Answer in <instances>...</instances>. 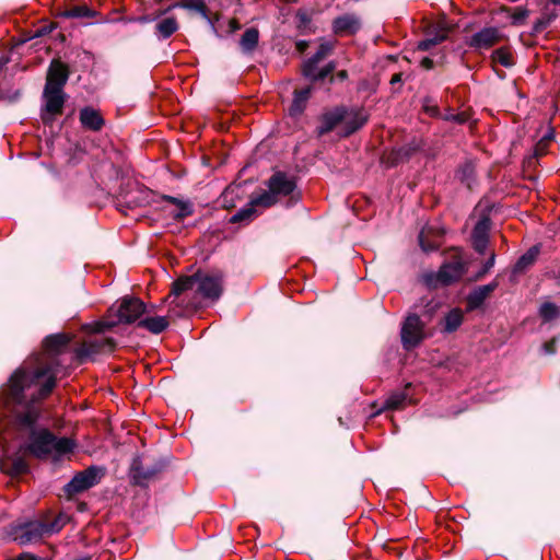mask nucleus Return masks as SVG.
Wrapping results in <instances>:
<instances>
[{
	"label": "nucleus",
	"mask_w": 560,
	"mask_h": 560,
	"mask_svg": "<svg viewBox=\"0 0 560 560\" xmlns=\"http://www.w3.org/2000/svg\"><path fill=\"white\" fill-rule=\"evenodd\" d=\"M498 287V282L493 281L489 284L478 287L475 291H472L467 299V304L469 310H475L481 306L485 300L489 296L491 292H493Z\"/></svg>",
	"instance_id": "20"
},
{
	"label": "nucleus",
	"mask_w": 560,
	"mask_h": 560,
	"mask_svg": "<svg viewBox=\"0 0 560 560\" xmlns=\"http://www.w3.org/2000/svg\"><path fill=\"white\" fill-rule=\"evenodd\" d=\"M332 32L337 36H351L361 28V21L355 14H342L332 21Z\"/></svg>",
	"instance_id": "13"
},
{
	"label": "nucleus",
	"mask_w": 560,
	"mask_h": 560,
	"mask_svg": "<svg viewBox=\"0 0 560 560\" xmlns=\"http://www.w3.org/2000/svg\"><path fill=\"white\" fill-rule=\"evenodd\" d=\"M147 311L145 304L138 298L125 296L116 305L108 308L104 319L88 325L93 334H104L119 324H131Z\"/></svg>",
	"instance_id": "2"
},
{
	"label": "nucleus",
	"mask_w": 560,
	"mask_h": 560,
	"mask_svg": "<svg viewBox=\"0 0 560 560\" xmlns=\"http://www.w3.org/2000/svg\"><path fill=\"white\" fill-rule=\"evenodd\" d=\"M401 343L405 349L410 350L417 347L425 337L424 324L416 314H409L400 331Z\"/></svg>",
	"instance_id": "9"
},
{
	"label": "nucleus",
	"mask_w": 560,
	"mask_h": 560,
	"mask_svg": "<svg viewBox=\"0 0 560 560\" xmlns=\"http://www.w3.org/2000/svg\"><path fill=\"white\" fill-rule=\"evenodd\" d=\"M165 200L175 205L177 207L176 211L173 213V218L175 220H183L184 218L190 215L192 213L191 207L189 203L184 202L175 197L166 196Z\"/></svg>",
	"instance_id": "33"
},
{
	"label": "nucleus",
	"mask_w": 560,
	"mask_h": 560,
	"mask_svg": "<svg viewBox=\"0 0 560 560\" xmlns=\"http://www.w3.org/2000/svg\"><path fill=\"white\" fill-rule=\"evenodd\" d=\"M317 66H318V63L316 61H314L312 58H308L303 63V67H302L303 75L312 81L322 80V78L318 77L319 70L317 69Z\"/></svg>",
	"instance_id": "38"
},
{
	"label": "nucleus",
	"mask_w": 560,
	"mask_h": 560,
	"mask_svg": "<svg viewBox=\"0 0 560 560\" xmlns=\"http://www.w3.org/2000/svg\"><path fill=\"white\" fill-rule=\"evenodd\" d=\"M346 114V108L336 107L332 110L326 112L320 117V124L317 127L318 136H323L331 131L338 124L342 122Z\"/></svg>",
	"instance_id": "17"
},
{
	"label": "nucleus",
	"mask_w": 560,
	"mask_h": 560,
	"mask_svg": "<svg viewBox=\"0 0 560 560\" xmlns=\"http://www.w3.org/2000/svg\"><path fill=\"white\" fill-rule=\"evenodd\" d=\"M23 559H25V560H34L35 558L32 555H23Z\"/></svg>",
	"instance_id": "56"
},
{
	"label": "nucleus",
	"mask_w": 560,
	"mask_h": 560,
	"mask_svg": "<svg viewBox=\"0 0 560 560\" xmlns=\"http://www.w3.org/2000/svg\"><path fill=\"white\" fill-rule=\"evenodd\" d=\"M103 476V468L97 466H90L73 476V478L65 486V492L68 495L81 493L97 485Z\"/></svg>",
	"instance_id": "8"
},
{
	"label": "nucleus",
	"mask_w": 560,
	"mask_h": 560,
	"mask_svg": "<svg viewBox=\"0 0 560 560\" xmlns=\"http://www.w3.org/2000/svg\"><path fill=\"white\" fill-rule=\"evenodd\" d=\"M337 77L340 79V80H345L347 77H348V73L346 70H341L337 73Z\"/></svg>",
	"instance_id": "54"
},
{
	"label": "nucleus",
	"mask_w": 560,
	"mask_h": 560,
	"mask_svg": "<svg viewBox=\"0 0 560 560\" xmlns=\"http://www.w3.org/2000/svg\"><path fill=\"white\" fill-rule=\"evenodd\" d=\"M79 120L84 129L91 131H100L105 125L100 110L91 106H85L80 110Z\"/></svg>",
	"instance_id": "16"
},
{
	"label": "nucleus",
	"mask_w": 560,
	"mask_h": 560,
	"mask_svg": "<svg viewBox=\"0 0 560 560\" xmlns=\"http://www.w3.org/2000/svg\"><path fill=\"white\" fill-rule=\"evenodd\" d=\"M503 34L498 27H485L475 33L467 42L470 48L475 50L489 49L503 39Z\"/></svg>",
	"instance_id": "11"
},
{
	"label": "nucleus",
	"mask_w": 560,
	"mask_h": 560,
	"mask_svg": "<svg viewBox=\"0 0 560 560\" xmlns=\"http://www.w3.org/2000/svg\"><path fill=\"white\" fill-rule=\"evenodd\" d=\"M115 348L116 341L113 338L93 336L75 348L74 358L78 363H84L88 360H94L98 354L109 353Z\"/></svg>",
	"instance_id": "7"
},
{
	"label": "nucleus",
	"mask_w": 560,
	"mask_h": 560,
	"mask_svg": "<svg viewBox=\"0 0 560 560\" xmlns=\"http://www.w3.org/2000/svg\"><path fill=\"white\" fill-rule=\"evenodd\" d=\"M336 69V63L334 61L328 62L324 68L319 69L318 77L324 80Z\"/></svg>",
	"instance_id": "45"
},
{
	"label": "nucleus",
	"mask_w": 560,
	"mask_h": 560,
	"mask_svg": "<svg viewBox=\"0 0 560 560\" xmlns=\"http://www.w3.org/2000/svg\"><path fill=\"white\" fill-rule=\"evenodd\" d=\"M539 255L538 246L530 247L525 254H523L517 262L515 264L514 270L515 272H522L528 267H530L537 259Z\"/></svg>",
	"instance_id": "30"
},
{
	"label": "nucleus",
	"mask_w": 560,
	"mask_h": 560,
	"mask_svg": "<svg viewBox=\"0 0 560 560\" xmlns=\"http://www.w3.org/2000/svg\"><path fill=\"white\" fill-rule=\"evenodd\" d=\"M230 26H231V31H232V32H234V31H236V30H238V28H240V25H238V23L236 22V20H231V21H230Z\"/></svg>",
	"instance_id": "53"
},
{
	"label": "nucleus",
	"mask_w": 560,
	"mask_h": 560,
	"mask_svg": "<svg viewBox=\"0 0 560 560\" xmlns=\"http://www.w3.org/2000/svg\"><path fill=\"white\" fill-rule=\"evenodd\" d=\"M155 35L159 39H167L179 28L178 21L175 16L161 19L155 24Z\"/></svg>",
	"instance_id": "22"
},
{
	"label": "nucleus",
	"mask_w": 560,
	"mask_h": 560,
	"mask_svg": "<svg viewBox=\"0 0 560 560\" xmlns=\"http://www.w3.org/2000/svg\"><path fill=\"white\" fill-rule=\"evenodd\" d=\"M539 315L545 322H550L560 315V311L556 304L546 302L540 305Z\"/></svg>",
	"instance_id": "36"
},
{
	"label": "nucleus",
	"mask_w": 560,
	"mask_h": 560,
	"mask_svg": "<svg viewBox=\"0 0 560 560\" xmlns=\"http://www.w3.org/2000/svg\"><path fill=\"white\" fill-rule=\"evenodd\" d=\"M528 16V11L522 8H516L511 15L513 24H522Z\"/></svg>",
	"instance_id": "43"
},
{
	"label": "nucleus",
	"mask_w": 560,
	"mask_h": 560,
	"mask_svg": "<svg viewBox=\"0 0 560 560\" xmlns=\"http://www.w3.org/2000/svg\"><path fill=\"white\" fill-rule=\"evenodd\" d=\"M0 468L11 476H19L28 470V465L24 458L16 456L1 460Z\"/></svg>",
	"instance_id": "23"
},
{
	"label": "nucleus",
	"mask_w": 560,
	"mask_h": 560,
	"mask_svg": "<svg viewBox=\"0 0 560 560\" xmlns=\"http://www.w3.org/2000/svg\"><path fill=\"white\" fill-rule=\"evenodd\" d=\"M334 49V43L331 42H323L317 51L311 57L314 61L319 63L323 59H325Z\"/></svg>",
	"instance_id": "40"
},
{
	"label": "nucleus",
	"mask_w": 560,
	"mask_h": 560,
	"mask_svg": "<svg viewBox=\"0 0 560 560\" xmlns=\"http://www.w3.org/2000/svg\"><path fill=\"white\" fill-rule=\"evenodd\" d=\"M24 370H15L7 385L0 389V408L22 439L25 448L34 457L59 459L77 447V442L68 436H57L46 427L39 425L40 409L37 401L46 398L55 387L51 366L39 368L30 375Z\"/></svg>",
	"instance_id": "1"
},
{
	"label": "nucleus",
	"mask_w": 560,
	"mask_h": 560,
	"mask_svg": "<svg viewBox=\"0 0 560 560\" xmlns=\"http://www.w3.org/2000/svg\"><path fill=\"white\" fill-rule=\"evenodd\" d=\"M252 201L255 206L270 207L276 203L277 195L269 189V191L259 195L258 197L252 199Z\"/></svg>",
	"instance_id": "39"
},
{
	"label": "nucleus",
	"mask_w": 560,
	"mask_h": 560,
	"mask_svg": "<svg viewBox=\"0 0 560 560\" xmlns=\"http://www.w3.org/2000/svg\"><path fill=\"white\" fill-rule=\"evenodd\" d=\"M259 32L255 27L247 28L240 39V46L243 52L250 54L257 47Z\"/></svg>",
	"instance_id": "27"
},
{
	"label": "nucleus",
	"mask_w": 560,
	"mask_h": 560,
	"mask_svg": "<svg viewBox=\"0 0 560 560\" xmlns=\"http://www.w3.org/2000/svg\"><path fill=\"white\" fill-rule=\"evenodd\" d=\"M269 189L278 195L288 196L295 189V183L283 173H276L269 179Z\"/></svg>",
	"instance_id": "18"
},
{
	"label": "nucleus",
	"mask_w": 560,
	"mask_h": 560,
	"mask_svg": "<svg viewBox=\"0 0 560 560\" xmlns=\"http://www.w3.org/2000/svg\"><path fill=\"white\" fill-rule=\"evenodd\" d=\"M555 343H556V341L551 340L544 345V349H545L546 353L552 354L555 352Z\"/></svg>",
	"instance_id": "48"
},
{
	"label": "nucleus",
	"mask_w": 560,
	"mask_h": 560,
	"mask_svg": "<svg viewBox=\"0 0 560 560\" xmlns=\"http://www.w3.org/2000/svg\"><path fill=\"white\" fill-rule=\"evenodd\" d=\"M68 78V67L59 60H52L47 72L46 84L44 89H49L50 86V89L63 90Z\"/></svg>",
	"instance_id": "12"
},
{
	"label": "nucleus",
	"mask_w": 560,
	"mask_h": 560,
	"mask_svg": "<svg viewBox=\"0 0 560 560\" xmlns=\"http://www.w3.org/2000/svg\"><path fill=\"white\" fill-rule=\"evenodd\" d=\"M156 474V469H144L137 462L132 465V477L138 485H144Z\"/></svg>",
	"instance_id": "34"
},
{
	"label": "nucleus",
	"mask_w": 560,
	"mask_h": 560,
	"mask_svg": "<svg viewBox=\"0 0 560 560\" xmlns=\"http://www.w3.org/2000/svg\"><path fill=\"white\" fill-rule=\"evenodd\" d=\"M311 91L312 89L308 86L294 92V97L289 109L291 116L302 114L310 98Z\"/></svg>",
	"instance_id": "26"
},
{
	"label": "nucleus",
	"mask_w": 560,
	"mask_h": 560,
	"mask_svg": "<svg viewBox=\"0 0 560 560\" xmlns=\"http://www.w3.org/2000/svg\"><path fill=\"white\" fill-rule=\"evenodd\" d=\"M156 18H151L150 15H143L137 19L139 23H150L154 21Z\"/></svg>",
	"instance_id": "50"
},
{
	"label": "nucleus",
	"mask_w": 560,
	"mask_h": 560,
	"mask_svg": "<svg viewBox=\"0 0 560 560\" xmlns=\"http://www.w3.org/2000/svg\"><path fill=\"white\" fill-rule=\"evenodd\" d=\"M97 15V12L93 9H90L86 5H77L69 10H66L61 13H59V16L61 18H68V19H84V18H94Z\"/></svg>",
	"instance_id": "31"
},
{
	"label": "nucleus",
	"mask_w": 560,
	"mask_h": 560,
	"mask_svg": "<svg viewBox=\"0 0 560 560\" xmlns=\"http://www.w3.org/2000/svg\"><path fill=\"white\" fill-rule=\"evenodd\" d=\"M186 291H195L203 299L217 301L223 291V275L198 271L192 276L180 277L173 283L172 293L178 296Z\"/></svg>",
	"instance_id": "3"
},
{
	"label": "nucleus",
	"mask_w": 560,
	"mask_h": 560,
	"mask_svg": "<svg viewBox=\"0 0 560 560\" xmlns=\"http://www.w3.org/2000/svg\"><path fill=\"white\" fill-rule=\"evenodd\" d=\"M463 312L459 308L451 310L443 319V331L453 332L459 328L463 323Z\"/></svg>",
	"instance_id": "28"
},
{
	"label": "nucleus",
	"mask_w": 560,
	"mask_h": 560,
	"mask_svg": "<svg viewBox=\"0 0 560 560\" xmlns=\"http://www.w3.org/2000/svg\"><path fill=\"white\" fill-rule=\"evenodd\" d=\"M43 97L45 101V112L51 116L61 114L66 94L63 90L44 89Z\"/></svg>",
	"instance_id": "15"
},
{
	"label": "nucleus",
	"mask_w": 560,
	"mask_h": 560,
	"mask_svg": "<svg viewBox=\"0 0 560 560\" xmlns=\"http://www.w3.org/2000/svg\"><path fill=\"white\" fill-rule=\"evenodd\" d=\"M560 14V10L556 7L550 8L546 5L541 12L540 18L535 22L533 32L535 34L545 31Z\"/></svg>",
	"instance_id": "24"
},
{
	"label": "nucleus",
	"mask_w": 560,
	"mask_h": 560,
	"mask_svg": "<svg viewBox=\"0 0 560 560\" xmlns=\"http://www.w3.org/2000/svg\"><path fill=\"white\" fill-rule=\"evenodd\" d=\"M138 326L152 334H161L168 327V320L165 316L145 317L138 322Z\"/></svg>",
	"instance_id": "25"
},
{
	"label": "nucleus",
	"mask_w": 560,
	"mask_h": 560,
	"mask_svg": "<svg viewBox=\"0 0 560 560\" xmlns=\"http://www.w3.org/2000/svg\"><path fill=\"white\" fill-rule=\"evenodd\" d=\"M421 66L424 68V69H432L433 68V61L431 58L429 57H424L421 59L420 61Z\"/></svg>",
	"instance_id": "47"
},
{
	"label": "nucleus",
	"mask_w": 560,
	"mask_h": 560,
	"mask_svg": "<svg viewBox=\"0 0 560 560\" xmlns=\"http://www.w3.org/2000/svg\"><path fill=\"white\" fill-rule=\"evenodd\" d=\"M70 340L71 338L67 334H56L46 337L44 340V347L47 353L46 357L38 358L35 361L25 362L18 370L23 369L25 371L24 374L30 375L33 371L39 368L51 366L54 369L56 381L58 375V364L54 357L65 352L69 347Z\"/></svg>",
	"instance_id": "5"
},
{
	"label": "nucleus",
	"mask_w": 560,
	"mask_h": 560,
	"mask_svg": "<svg viewBox=\"0 0 560 560\" xmlns=\"http://www.w3.org/2000/svg\"><path fill=\"white\" fill-rule=\"evenodd\" d=\"M401 82V73H395L390 79V84L395 85Z\"/></svg>",
	"instance_id": "51"
},
{
	"label": "nucleus",
	"mask_w": 560,
	"mask_h": 560,
	"mask_svg": "<svg viewBox=\"0 0 560 560\" xmlns=\"http://www.w3.org/2000/svg\"><path fill=\"white\" fill-rule=\"evenodd\" d=\"M553 7L560 10V0H548Z\"/></svg>",
	"instance_id": "55"
},
{
	"label": "nucleus",
	"mask_w": 560,
	"mask_h": 560,
	"mask_svg": "<svg viewBox=\"0 0 560 560\" xmlns=\"http://www.w3.org/2000/svg\"><path fill=\"white\" fill-rule=\"evenodd\" d=\"M406 400H407L406 393H402V392L393 393L386 398V400L384 402V408L385 409L402 408L406 405Z\"/></svg>",
	"instance_id": "35"
},
{
	"label": "nucleus",
	"mask_w": 560,
	"mask_h": 560,
	"mask_svg": "<svg viewBox=\"0 0 560 560\" xmlns=\"http://www.w3.org/2000/svg\"><path fill=\"white\" fill-rule=\"evenodd\" d=\"M368 120V116L363 110H351L348 112L346 109L345 118L342 120L343 124V136H350L360 129Z\"/></svg>",
	"instance_id": "19"
},
{
	"label": "nucleus",
	"mask_w": 560,
	"mask_h": 560,
	"mask_svg": "<svg viewBox=\"0 0 560 560\" xmlns=\"http://www.w3.org/2000/svg\"><path fill=\"white\" fill-rule=\"evenodd\" d=\"M334 49V43L331 42H323L317 51L311 57L314 61L319 63L323 59H325Z\"/></svg>",
	"instance_id": "41"
},
{
	"label": "nucleus",
	"mask_w": 560,
	"mask_h": 560,
	"mask_svg": "<svg viewBox=\"0 0 560 560\" xmlns=\"http://www.w3.org/2000/svg\"><path fill=\"white\" fill-rule=\"evenodd\" d=\"M51 31V27H43L36 32V36H40L43 34L49 33Z\"/></svg>",
	"instance_id": "52"
},
{
	"label": "nucleus",
	"mask_w": 560,
	"mask_h": 560,
	"mask_svg": "<svg viewBox=\"0 0 560 560\" xmlns=\"http://www.w3.org/2000/svg\"><path fill=\"white\" fill-rule=\"evenodd\" d=\"M441 234L433 228L425 226L419 233V245L423 252H432L440 246Z\"/></svg>",
	"instance_id": "21"
},
{
	"label": "nucleus",
	"mask_w": 560,
	"mask_h": 560,
	"mask_svg": "<svg viewBox=\"0 0 560 560\" xmlns=\"http://www.w3.org/2000/svg\"><path fill=\"white\" fill-rule=\"evenodd\" d=\"M494 261H495V255L491 254L489 259L483 265V268H482V270H481V272L479 275L482 276V275L487 273L493 267Z\"/></svg>",
	"instance_id": "46"
},
{
	"label": "nucleus",
	"mask_w": 560,
	"mask_h": 560,
	"mask_svg": "<svg viewBox=\"0 0 560 560\" xmlns=\"http://www.w3.org/2000/svg\"><path fill=\"white\" fill-rule=\"evenodd\" d=\"M255 213V205H253V201L240 209L233 217L231 218L232 223L243 222V221H249Z\"/></svg>",
	"instance_id": "37"
},
{
	"label": "nucleus",
	"mask_w": 560,
	"mask_h": 560,
	"mask_svg": "<svg viewBox=\"0 0 560 560\" xmlns=\"http://www.w3.org/2000/svg\"><path fill=\"white\" fill-rule=\"evenodd\" d=\"M465 262L456 253L451 261L443 264L438 272H430L423 276L425 284L430 288L447 285L458 280L465 272Z\"/></svg>",
	"instance_id": "6"
},
{
	"label": "nucleus",
	"mask_w": 560,
	"mask_h": 560,
	"mask_svg": "<svg viewBox=\"0 0 560 560\" xmlns=\"http://www.w3.org/2000/svg\"><path fill=\"white\" fill-rule=\"evenodd\" d=\"M173 9H184L188 12L200 15L210 25L212 31L217 33L215 23L218 21V16L210 12L205 0H179L162 10L159 15H164Z\"/></svg>",
	"instance_id": "10"
},
{
	"label": "nucleus",
	"mask_w": 560,
	"mask_h": 560,
	"mask_svg": "<svg viewBox=\"0 0 560 560\" xmlns=\"http://www.w3.org/2000/svg\"><path fill=\"white\" fill-rule=\"evenodd\" d=\"M296 26L302 32L310 30L311 16L305 10H299L295 14Z\"/></svg>",
	"instance_id": "42"
},
{
	"label": "nucleus",
	"mask_w": 560,
	"mask_h": 560,
	"mask_svg": "<svg viewBox=\"0 0 560 560\" xmlns=\"http://www.w3.org/2000/svg\"><path fill=\"white\" fill-rule=\"evenodd\" d=\"M491 226V221L488 217H482L476 223L472 233L471 241L472 247L479 254H485L488 243H489V231Z\"/></svg>",
	"instance_id": "14"
},
{
	"label": "nucleus",
	"mask_w": 560,
	"mask_h": 560,
	"mask_svg": "<svg viewBox=\"0 0 560 560\" xmlns=\"http://www.w3.org/2000/svg\"><path fill=\"white\" fill-rule=\"evenodd\" d=\"M447 38V31L442 28L433 36H428L423 40H420L417 45V48L421 51H427L433 46L444 42Z\"/></svg>",
	"instance_id": "32"
},
{
	"label": "nucleus",
	"mask_w": 560,
	"mask_h": 560,
	"mask_svg": "<svg viewBox=\"0 0 560 560\" xmlns=\"http://www.w3.org/2000/svg\"><path fill=\"white\" fill-rule=\"evenodd\" d=\"M492 63L501 65L505 68H511L514 66V57L511 50L506 47H500L495 49L491 55Z\"/></svg>",
	"instance_id": "29"
},
{
	"label": "nucleus",
	"mask_w": 560,
	"mask_h": 560,
	"mask_svg": "<svg viewBox=\"0 0 560 560\" xmlns=\"http://www.w3.org/2000/svg\"><path fill=\"white\" fill-rule=\"evenodd\" d=\"M308 47V42L306 40H299L296 43V49L300 51V52H304L306 50V48Z\"/></svg>",
	"instance_id": "49"
},
{
	"label": "nucleus",
	"mask_w": 560,
	"mask_h": 560,
	"mask_svg": "<svg viewBox=\"0 0 560 560\" xmlns=\"http://www.w3.org/2000/svg\"><path fill=\"white\" fill-rule=\"evenodd\" d=\"M447 121H454L456 124H464L468 120V115L466 113H448L443 117Z\"/></svg>",
	"instance_id": "44"
},
{
	"label": "nucleus",
	"mask_w": 560,
	"mask_h": 560,
	"mask_svg": "<svg viewBox=\"0 0 560 560\" xmlns=\"http://www.w3.org/2000/svg\"><path fill=\"white\" fill-rule=\"evenodd\" d=\"M68 517L63 514L45 515L21 526L16 540L21 545L38 542L45 537L59 533L67 524Z\"/></svg>",
	"instance_id": "4"
}]
</instances>
